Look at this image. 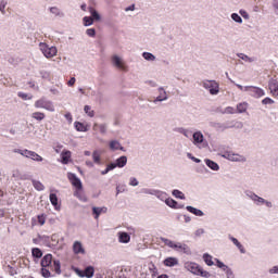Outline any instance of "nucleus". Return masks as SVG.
I'll return each mask as SVG.
<instances>
[{
	"label": "nucleus",
	"instance_id": "37998d69",
	"mask_svg": "<svg viewBox=\"0 0 278 278\" xmlns=\"http://www.w3.org/2000/svg\"><path fill=\"white\" fill-rule=\"evenodd\" d=\"M84 112H85V114H87V116H89V118H94V110H92V106L85 105Z\"/></svg>",
	"mask_w": 278,
	"mask_h": 278
},
{
	"label": "nucleus",
	"instance_id": "5fc2aeb1",
	"mask_svg": "<svg viewBox=\"0 0 278 278\" xmlns=\"http://www.w3.org/2000/svg\"><path fill=\"white\" fill-rule=\"evenodd\" d=\"M41 275H42V277H46V278L51 277V271H50L49 267H42Z\"/></svg>",
	"mask_w": 278,
	"mask_h": 278
},
{
	"label": "nucleus",
	"instance_id": "4468645a",
	"mask_svg": "<svg viewBox=\"0 0 278 278\" xmlns=\"http://www.w3.org/2000/svg\"><path fill=\"white\" fill-rule=\"evenodd\" d=\"M73 253L74 255H86V248H84V243L80 241H74Z\"/></svg>",
	"mask_w": 278,
	"mask_h": 278
},
{
	"label": "nucleus",
	"instance_id": "e433bc0d",
	"mask_svg": "<svg viewBox=\"0 0 278 278\" xmlns=\"http://www.w3.org/2000/svg\"><path fill=\"white\" fill-rule=\"evenodd\" d=\"M156 199H159L160 201H164V203H166V200L168 199V193L161 191V190H156V194H155Z\"/></svg>",
	"mask_w": 278,
	"mask_h": 278
},
{
	"label": "nucleus",
	"instance_id": "a18cd8bd",
	"mask_svg": "<svg viewBox=\"0 0 278 278\" xmlns=\"http://www.w3.org/2000/svg\"><path fill=\"white\" fill-rule=\"evenodd\" d=\"M173 197H175V199H181L182 201L186 199V194H184V192H181L180 190L174 189L172 191Z\"/></svg>",
	"mask_w": 278,
	"mask_h": 278
},
{
	"label": "nucleus",
	"instance_id": "1a4fd4ad",
	"mask_svg": "<svg viewBox=\"0 0 278 278\" xmlns=\"http://www.w3.org/2000/svg\"><path fill=\"white\" fill-rule=\"evenodd\" d=\"M35 108L38 110H47V112H55V105L52 101L41 98L35 102Z\"/></svg>",
	"mask_w": 278,
	"mask_h": 278
},
{
	"label": "nucleus",
	"instance_id": "2eb2a0df",
	"mask_svg": "<svg viewBox=\"0 0 278 278\" xmlns=\"http://www.w3.org/2000/svg\"><path fill=\"white\" fill-rule=\"evenodd\" d=\"M266 92L264 89L260 87L252 86V89L250 91V97H253L254 99H262V97H265Z\"/></svg>",
	"mask_w": 278,
	"mask_h": 278
},
{
	"label": "nucleus",
	"instance_id": "9d476101",
	"mask_svg": "<svg viewBox=\"0 0 278 278\" xmlns=\"http://www.w3.org/2000/svg\"><path fill=\"white\" fill-rule=\"evenodd\" d=\"M215 266L225 273L226 278H236L233 269L229 265L225 264L223 261L215 258Z\"/></svg>",
	"mask_w": 278,
	"mask_h": 278
},
{
	"label": "nucleus",
	"instance_id": "7ed1b4c3",
	"mask_svg": "<svg viewBox=\"0 0 278 278\" xmlns=\"http://www.w3.org/2000/svg\"><path fill=\"white\" fill-rule=\"evenodd\" d=\"M218 155H220V157H224V160H228L229 162H239L241 164H244V162H247V156L232 151H219Z\"/></svg>",
	"mask_w": 278,
	"mask_h": 278
},
{
	"label": "nucleus",
	"instance_id": "bf43d9fd",
	"mask_svg": "<svg viewBox=\"0 0 278 278\" xmlns=\"http://www.w3.org/2000/svg\"><path fill=\"white\" fill-rule=\"evenodd\" d=\"M33 255L34 257H42V251H40L38 248H35L33 249Z\"/></svg>",
	"mask_w": 278,
	"mask_h": 278
},
{
	"label": "nucleus",
	"instance_id": "680f3d73",
	"mask_svg": "<svg viewBox=\"0 0 278 278\" xmlns=\"http://www.w3.org/2000/svg\"><path fill=\"white\" fill-rule=\"evenodd\" d=\"M140 182L138 181V179L136 177H130L129 178V186L136 187L138 186Z\"/></svg>",
	"mask_w": 278,
	"mask_h": 278
},
{
	"label": "nucleus",
	"instance_id": "603ef678",
	"mask_svg": "<svg viewBox=\"0 0 278 278\" xmlns=\"http://www.w3.org/2000/svg\"><path fill=\"white\" fill-rule=\"evenodd\" d=\"M239 15L244 18V21H250L251 15L249 14V12H247V10L241 9L239 10Z\"/></svg>",
	"mask_w": 278,
	"mask_h": 278
},
{
	"label": "nucleus",
	"instance_id": "a878e982",
	"mask_svg": "<svg viewBox=\"0 0 278 278\" xmlns=\"http://www.w3.org/2000/svg\"><path fill=\"white\" fill-rule=\"evenodd\" d=\"M53 262V255L51 254H47L46 256H43V258L41 260V266L42 268H49L50 264Z\"/></svg>",
	"mask_w": 278,
	"mask_h": 278
},
{
	"label": "nucleus",
	"instance_id": "aec40b11",
	"mask_svg": "<svg viewBox=\"0 0 278 278\" xmlns=\"http://www.w3.org/2000/svg\"><path fill=\"white\" fill-rule=\"evenodd\" d=\"M109 148L111 151H125V148L121 144L118 140H111L109 142Z\"/></svg>",
	"mask_w": 278,
	"mask_h": 278
},
{
	"label": "nucleus",
	"instance_id": "c85d7f7f",
	"mask_svg": "<svg viewBox=\"0 0 278 278\" xmlns=\"http://www.w3.org/2000/svg\"><path fill=\"white\" fill-rule=\"evenodd\" d=\"M115 166H117V168H125V166H127V156L123 155L116 159Z\"/></svg>",
	"mask_w": 278,
	"mask_h": 278
},
{
	"label": "nucleus",
	"instance_id": "6e6552de",
	"mask_svg": "<svg viewBox=\"0 0 278 278\" xmlns=\"http://www.w3.org/2000/svg\"><path fill=\"white\" fill-rule=\"evenodd\" d=\"M111 62L115 68H118V71H124V73H127L129 71L125 59H123V56L118 54H114L111 59Z\"/></svg>",
	"mask_w": 278,
	"mask_h": 278
},
{
	"label": "nucleus",
	"instance_id": "72a5a7b5",
	"mask_svg": "<svg viewBox=\"0 0 278 278\" xmlns=\"http://www.w3.org/2000/svg\"><path fill=\"white\" fill-rule=\"evenodd\" d=\"M74 127L76 129V131H88V125L81 123V122H75L74 123Z\"/></svg>",
	"mask_w": 278,
	"mask_h": 278
},
{
	"label": "nucleus",
	"instance_id": "cd10ccee",
	"mask_svg": "<svg viewBox=\"0 0 278 278\" xmlns=\"http://www.w3.org/2000/svg\"><path fill=\"white\" fill-rule=\"evenodd\" d=\"M229 240H231L232 244H235V247L239 249L240 253H247V250H244V245H242V243H240L237 238L229 236Z\"/></svg>",
	"mask_w": 278,
	"mask_h": 278
},
{
	"label": "nucleus",
	"instance_id": "c756f323",
	"mask_svg": "<svg viewBox=\"0 0 278 278\" xmlns=\"http://www.w3.org/2000/svg\"><path fill=\"white\" fill-rule=\"evenodd\" d=\"M204 162H205L206 166L208 168H211V170H220V166L218 165V163H216L210 159L204 160Z\"/></svg>",
	"mask_w": 278,
	"mask_h": 278
},
{
	"label": "nucleus",
	"instance_id": "ea45409f",
	"mask_svg": "<svg viewBox=\"0 0 278 278\" xmlns=\"http://www.w3.org/2000/svg\"><path fill=\"white\" fill-rule=\"evenodd\" d=\"M232 84H235V86H237L241 92H249V94H251L253 86H242L240 84H236L235 81H232Z\"/></svg>",
	"mask_w": 278,
	"mask_h": 278
},
{
	"label": "nucleus",
	"instance_id": "412c9836",
	"mask_svg": "<svg viewBox=\"0 0 278 278\" xmlns=\"http://www.w3.org/2000/svg\"><path fill=\"white\" fill-rule=\"evenodd\" d=\"M91 157L93 160V164H97V166H101V164H103V161L101 159V151L100 150H94L91 153Z\"/></svg>",
	"mask_w": 278,
	"mask_h": 278
},
{
	"label": "nucleus",
	"instance_id": "6e6d98bb",
	"mask_svg": "<svg viewBox=\"0 0 278 278\" xmlns=\"http://www.w3.org/2000/svg\"><path fill=\"white\" fill-rule=\"evenodd\" d=\"M86 34L89 38H94L97 36V30L94 28H89L86 30Z\"/></svg>",
	"mask_w": 278,
	"mask_h": 278
},
{
	"label": "nucleus",
	"instance_id": "20e7f679",
	"mask_svg": "<svg viewBox=\"0 0 278 278\" xmlns=\"http://www.w3.org/2000/svg\"><path fill=\"white\" fill-rule=\"evenodd\" d=\"M191 142L193 147H197V149H205L207 147V141L205 140V136L201 130H195L192 134Z\"/></svg>",
	"mask_w": 278,
	"mask_h": 278
},
{
	"label": "nucleus",
	"instance_id": "c03bdc74",
	"mask_svg": "<svg viewBox=\"0 0 278 278\" xmlns=\"http://www.w3.org/2000/svg\"><path fill=\"white\" fill-rule=\"evenodd\" d=\"M248 108H249V103L242 102L237 105V111L239 112V114H242L247 112Z\"/></svg>",
	"mask_w": 278,
	"mask_h": 278
},
{
	"label": "nucleus",
	"instance_id": "f257e3e1",
	"mask_svg": "<svg viewBox=\"0 0 278 278\" xmlns=\"http://www.w3.org/2000/svg\"><path fill=\"white\" fill-rule=\"evenodd\" d=\"M185 270H188V273H191L192 275H197L198 277H204L210 278L212 277V274L210 271L203 269L199 264L194 262H186L184 265Z\"/></svg>",
	"mask_w": 278,
	"mask_h": 278
},
{
	"label": "nucleus",
	"instance_id": "0e129e2a",
	"mask_svg": "<svg viewBox=\"0 0 278 278\" xmlns=\"http://www.w3.org/2000/svg\"><path fill=\"white\" fill-rule=\"evenodd\" d=\"M269 275H278V265L273 266L268 269Z\"/></svg>",
	"mask_w": 278,
	"mask_h": 278
},
{
	"label": "nucleus",
	"instance_id": "4d7b16f0",
	"mask_svg": "<svg viewBox=\"0 0 278 278\" xmlns=\"http://www.w3.org/2000/svg\"><path fill=\"white\" fill-rule=\"evenodd\" d=\"M5 8H8V2L5 0H2L0 2V12H1V14H5Z\"/></svg>",
	"mask_w": 278,
	"mask_h": 278
},
{
	"label": "nucleus",
	"instance_id": "423d86ee",
	"mask_svg": "<svg viewBox=\"0 0 278 278\" xmlns=\"http://www.w3.org/2000/svg\"><path fill=\"white\" fill-rule=\"evenodd\" d=\"M14 153H18L23 157H27V160H33V162H42L45 160L42 159V156H40V154L27 149H24V150L15 149Z\"/></svg>",
	"mask_w": 278,
	"mask_h": 278
},
{
	"label": "nucleus",
	"instance_id": "6ab92c4d",
	"mask_svg": "<svg viewBox=\"0 0 278 278\" xmlns=\"http://www.w3.org/2000/svg\"><path fill=\"white\" fill-rule=\"evenodd\" d=\"M48 268L50 269L51 273H56V275H60V273H62L61 264L59 260L52 261Z\"/></svg>",
	"mask_w": 278,
	"mask_h": 278
},
{
	"label": "nucleus",
	"instance_id": "f3484780",
	"mask_svg": "<svg viewBox=\"0 0 278 278\" xmlns=\"http://www.w3.org/2000/svg\"><path fill=\"white\" fill-rule=\"evenodd\" d=\"M163 264L167 268H175V266H179V258L175 256H169L163 261Z\"/></svg>",
	"mask_w": 278,
	"mask_h": 278
},
{
	"label": "nucleus",
	"instance_id": "f704fd0d",
	"mask_svg": "<svg viewBox=\"0 0 278 278\" xmlns=\"http://www.w3.org/2000/svg\"><path fill=\"white\" fill-rule=\"evenodd\" d=\"M230 18L231 21H233V23H237L238 25H242V23H244L242 16L238 13H231Z\"/></svg>",
	"mask_w": 278,
	"mask_h": 278
},
{
	"label": "nucleus",
	"instance_id": "864d4df0",
	"mask_svg": "<svg viewBox=\"0 0 278 278\" xmlns=\"http://www.w3.org/2000/svg\"><path fill=\"white\" fill-rule=\"evenodd\" d=\"M162 242L165 244V247H168L169 249H173V245L175 244V241L166 238L161 239Z\"/></svg>",
	"mask_w": 278,
	"mask_h": 278
},
{
	"label": "nucleus",
	"instance_id": "4c0bfd02",
	"mask_svg": "<svg viewBox=\"0 0 278 278\" xmlns=\"http://www.w3.org/2000/svg\"><path fill=\"white\" fill-rule=\"evenodd\" d=\"M237 55L243 62H248V64H251V63L255 62V59H253V58H251V56H249V55H247L244 53H238Z\"/></svg>",
	"mask_w": 278,
	"mask_h": 278
},
{
	"label": "nucleus",
	"instance_id": "473e14b6",
	"mask_svg": "<svg viewBox=\"0 0 278 278\" xmlns=\"http://www.w3.org/2000/svg\"><path fill=\"white\" fill-rule=\"evenodd\" d=\"M49 199L54 210L60 211V204L58 203V195L55 193H50Z\"/></svg>",
	"mask_w": 278,
	"mask_h": 278
},
{
	"label": "nucleus",
	"instance_id": "ddd939ff",
	"mask_svg": "<svg viewBox=\"0 0 278 278\" xmlns=\"http://www.w3.org/2000/svg\"><path fill=\"white\" fill-rule=\"evenodd\" d=\"M117 242H119V244H129V242H131V235L126 231H118Z\"/></svg>",
	"mask_w": 278,
	"mask_h": 278
},
{
	"label": "nucleus",
	"instance_id": "13d9d810",
	"mask_svg": "<svg viewBox=\"0 0 278 278\" xmlns=\"http://www.w3.org/2000/svg\"><path fill=\"white\" fill-rule=\"evenodd\" d=\"M187 157L191 160L192 162H195V164H201V160L193 156L192 153H187Z\"/></svg>",
	"mask_w": 278,
	"mask_h": 278
},
{
	"label": "nucleus",
	"instance_id": "8fccbe9b",
	"mask_svg": "<svg viewBox=\"0 0 278 278\" xmlns=\"http://www.w3.org/2000/svg\"><path fill=\"white\" fill-rule=\"evenodd\" d=\"M33 186L36 190H38L39 192H42V190H45V185H42V182L38 181V180H34L33 181Z\"/></svg>",
	"mask_w": 278,
	"mask_h": 278
},
{
	"label": "nucleus",
	"instance_id": "9b49d317",
	"mask_svg": "<svg viewBox=\"0 0 278 278\" xmlns=\"http://www.w3.org/2000/svg\"><path fill=\"white\" fill-rule=\"evenodd\" d=\"M74 273H76V275L78 277H86V278H92L94 277V267L93 266H87L85 268V270H80L79 268L75 267L74 268Z\"/></svg>",
	"mask_w": 278,
	"mask_h": 278
},
{
	"label": "nucleus",
	"instance_id": "de8ad7c7",
	"mask_svg": "<svg viewBox=\"0 0 278 278\" xmlns=\"http://www.w3.org/2000/svg\"><path fill=\"white\" fill-rule=\"evenodd\" d=\"M99 129L100 134H106L108 132V126L105 124H94L93 129Z\"/></svg>",
	"mask_w": 278,
	"mask_h": 278
},
{
	"label": "nucleus",
	"instance_id": "2f4dec72",
	"mask_svg": "<svg viewBox=\"0 0 278 278\" xmlns=\"http://www.w3.org/2000/svg\"><path fill=\"white\" fill-rule=\"evenodd\" d=\"M60 90H64V84H58L56 87H51L50 92L54 97H60Z\"/></svg>",
	"mask_w": 278,
	"mask_h": 278
},
{
	"label": "nucleus",
	"instance_id": "f03ea898",
	"mask_svg": "<svg viewBox=\"0 0 278 278\" xmlns=\"http://www.w3.org/2000/svg\"><path fill=\"white\" fill-rule=\"evenodd\" d=\"M245 195L248 197V199H251V201L254 203V205H257V207H262V205H265L267 210H271V207H274L271 201L266 200L254 192L248 191Z\"/></svg>",
	"mask_w": 278,
	"mask_h": 278
},
{
	"label": "nucleus",
	"instance_id": "a211bd4d",
	"mask_svg": "<svg viewBox=\"0 0 278 278\" xmlns=\"http://www.w3.org/2000/svg\"><path fill=\"white\" fill-rule=\"evenodd\" d=\"M165 204L172 210H184V204L177 203V201L173 200L172 198H167V200H165Z\"/></svg>",
	"mask_w": 278,
	"mask_h": 278
},
{
	"label": "nucleus",
	"instance_id": "0eeeda50",
	"mask_svg": "<svg viewBox=\"0 0 278 278\" xmlns=\"http://www.w3.org/2000/svg\"><path fill=\"white\" fill-rule=\"evenodd\" d=\"M202 87L210 92L213 97H216L220 92V85L216 80H204Z\"/></svg>",
	"mask_w": 278,
	"mask_h": 278
},
{
	"label": "nucleus",
	"instance_id": "c9c22d12",
	"mask_svg": "<svg viewBox=\"0 0 278 278\" xmlns=\"http://www.w3.org/2000/svg\"><path fill=\"white\" fill-rule=\"evenodd\" d=\"M70 160H71V151H65L61 153L62 164H68Z\"/></svg>",
	"mask_w": 278,
	"mask_h": 278
},
{
	"label": "nucleus",
	"instance_id": "58836bf2",
	"mask_svg": "<svg viewBox=\"0 0 278 278\" xmlns=\"http://www.w3.org/2000/svg\"><path fill=\"white\" fill-rule=\"evenodd\" d=\"M142 58L143 60H146L147 62H155L156 58L155 54L151 53V52H143L142 53Z\"/></svg>",
	"mask_w": 278,
	"mask_h": 278
},
{
	"label": "nucleus",
	"instance_id": "052dcab7",
	"mask_svg": "<svg viewBox=\"0 0 278 278\" xmlns=\"http://www.w3.org/2000/svg\"><path fill=\"white\" fill-rule=\"evenodd\" d=\"M263 105H273V103H275V100L270 99V98H265L262 100Z\"/></svg>",
	"mask_w": 278,
	"mask_h": 278
},
{
	"label": "nucleus",
	"instance_id": "dca6fc26",
	"mask_svg": "<svg viewBox=\"0 0 278 278\" xmlns=\"http://www.w3.org/2000/svg\"><path fill=\"white\" fill-rule=\"evenodd\" d=\"M159 96L154 99L153 103H162V101H168V93L163 87L157 89Z\"/></svg>",
	"mask_w": 278,
	"mask_h": 278
},
{
	"label": "nucleus",
	"instance_id": "3c124183",
	"mask_svg": "<svg viewBox=\"0 0 278 278\" xmlns=\"http://www.w3.org/2000/svg\"><path fill=\"white\" fill-rule=\"evenodd\" d=\"M31 118H35V121H45V113L35 112L31 114Z\"/></svg>",
	"mask_w": 278,
	"mask_h": 278
},
{
	"label": "nucleus",
	"instance_id": "f8f14e48",
	"mask_svg": "<svg viewBox=\"0 0 278 278\" xmlns=\"http://www.w3.org/2000/svg\"><path fill=\"white\" fill-rule=\"evenodd\" d=\"M67 178L70 179L72 186L75 187V190H84V185H81V179L73 173H67Z\"/></svg>",
	"mask_w": 278,
	"mask_h": 278
},
{
	"label": "nucleus",
	"instance_id": "774afa93",
	"mask_svg": "<svg viewBox=\"0 0 278 278\" xmlns=\"http://www.w3.org/2000/svg\"><path fill=\"white\" fill-rule=\"evenodd\" d=\"M157 190L155 189H146L144 194H151L152 197H155Z\"/></svg>",
	"mask_w": 278,
	"mask_h": 278
},
{
	"label": "nucleus",
	"instance_id": "393cba45",
	"mask_svg": "<svg viewBox=\"0 0 278 278\" xmlns=\"http://www.w3.org/2000/svg\"><path fill=\"white\" fill-rule=\"evenodd\" d=\"M268 87L273 97H278V81L275 79L270 80Z\"/></svg>",
	"mask_w": 278,
	"mask_h": 278
},
{
	"label": "nucleus",
	"instance_id": "7c9ffc66",
	"mask_svg": "<svg viewBox=\"0 0 278 278\" xmlns=\"http://www.w3.org/2000/svg\"><path fill=\"white\" fill-rule=\"evenodd\" d=\"M81 190L83 189H76L74 192V197L78 198L79 201H81L83 203H88V197H86V194H84Z\"/></svg>",
	"mask_w": 278,
	"mask_h": 278
},
{
	"label": "nucleus",
	"instance_id": "49530a36",
	"mask_svg": "<svg viewBox=\"0 0 278 278\" xmlns=\"http://www.w3.org/2000/svg\"><path fill=\"white\" fill-rule=\"evenodd\" d=\"M90 15L93 18V21H101V14L94 9H89Z\"/></svg>",
	"mask_w": 278,
	"mask_h": 278
},
{
	"label": "nucleus",
	"instance_id": "4be33fe9",
	"mask_svg": "<svg viewBox=\"0 0 278 278\" xmlns=\"http://www.w3.org/2000/svg\"><path fill=\"white\" fill-rule=\"evenodd\" d=\"M92 214L94 215V218L97 220V219H99L101 214H108V207H105V206H102V207L93 206L92 207Z\"/></svg>",
	"mask_w": 278,
	"mask_h": 278
},
{
	"label": "nucleus",
	"instance_id": "b1692460",
	"mask_svg": "<svg viewBox=\"0 0 278 278\" xmlns=\"http://www.w3.org/2000/svg\"><path fill=\"white\" fill-rule=\"evenodd\" d=\"M187 212L190 214H193V216H199L200 218L205 216V213L201 211L200 208H197L194 206H186Z\"/></svg>",
	"mask_w": 278,
	"mask_h": 278
},
{
	"label": "nucleus",
	"instance_id": "a19ab883",
	"mask_svg": "<svg viewBox=\"0 0 278 278\" xmlns=\"http://www.w3.org/2000/svg\"><path fill=\"white\" fill-rule=\"evenodd\" d=\"M83 25L84 27H90V25H94V18H92L91 16H85L83 18Z\"/></svg>",
	"mask_w": 278,
	"mask_h": 278
},
{
	"label": "nucleus",
	"instance_id": "09e8293b",
	"mask_svg": "<svg viewBox=\"0 0 278 278\" xmlns=\"http://www.w3.org/2000/svg\"><path fill=\"white\" fill-rule=\"evenodd\" d=\"M17 97H20V99H23V101H30V99H33L31 94L25 93L23 91L17 92Z\"/></svg>",
	"mask_w": 278,
	"mask_h": 278
},
{
	"label": "nucleus",
	"instance_id": "e2e57ef3",
	"mask_svg": "<svg viewBox=\"0 0 278 278\" xmlns=\"http://www.w3.org/2000/svg\"><path fill=\"white\" fill-rule=\"evenodd\" d=\"M178 134H181L182 136H185V138H188V134H190V131L186 128H178Z\"/></svg>",
	"mask_w": 278,
	"mask_h": 278
},
{
	"label": "nucleus",
	"instance_id": "bb28decb",
	"mask_svg": "<svg viewBox=\"0 0 278 278\" xmlns=\"http://www.w3.org/2000/svg\"><path fill=\"white\" fill-rule=\"evenodd\" d=\"M175 251H184V253H188L190 251V248H188L186 244L181 242H174L173 248Z\"/></svg>",
	"mask_w": 278,
	"mask_h": 278
},
{
	"label": "nucleus",
	"instance_id": "69168bd1",
	"mask_svg": "<svg viewBox=\"0 0 278 278\" xmlns=\"http://www.w3.org/2000/svg\"><path fill=\"white\" fill-rule=\"evenodd\" d=\"M64 118L70 125L71 123H73V115L71 114V112L65 113Z\"/></svg>",
	"mask_w": 278,
	"mask_h": 278
},
{
	"label": "nucleus",
	"instance_id": "79ce46f5",
	"mask_svg": "<svg viewBox=\"0 0 278 278\" xmlns=\"http://www.w3.org/2000/svg\"><path fill=\"white\" fill-rule=\"evenodd\" d=\"M49 11H50V14H53V16H64V13L60 11V8L58 7H51Z\"/></svg>",
	"mask_w": 278,
	"mask_h": 278
},
{
	"label": "nucleus",
	"instance_id": "338daca9",
	"mask_svg": "<svg viewBox=\"0 0 278 278\" xmlns=\"http://www.w3.org/2000/svg\"><path fill=\"white\" fill-rule=\"evenodd\" d=\"M38 223L39 225H45V223H47V217L45 215H38Z\"/></svg>",
	"mask_w": 278,
	"mask_h": 278
},
{
	"label": "nucleus",
	"instance_id": "39448f33",
	"mask_svg": "<svg viewBox=\"0 0 278 278\" xmlns=\"http://www.w3.org/2000/svg\"><path fill=\"white\" fill-rule=\"evenodd\" d=\"M39 51H41L42 55H45L47 60H51L58 55V48L54 46H49L46 42L39 43Z\"/></svg>",
	"mask_w": 278,
	"mask_h": 278
},
{
	"label": "nucleus",
	"instance_id": "5701e85b",
	"mask_svg": "<svg viewBox=\"0 0 278 278\" xmlns=\"http://www.w3.org/2000/svg\"><path fill=\"white\" fill-rule=\"evenodd\" d=\"M202 260L206 264V266H216V258H214V256H212L211 254L204 253Z\"/></svg>",
	"mask_w": 278,
	"mask_h": 278
}]
</instances>
